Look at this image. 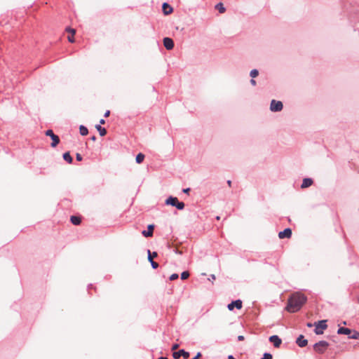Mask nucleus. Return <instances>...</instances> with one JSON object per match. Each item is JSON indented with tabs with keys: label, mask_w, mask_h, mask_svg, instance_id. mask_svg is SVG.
Returning a JSON list of instances; mask_svg holds the SVG:
<instances>
[{
	"label": "nucleus",
	"mask_w": 359,
	"mask_h": 359,
	"mask_svg": "<svg viewBox=\"0 0 359 359\" xmlns=\"http://www.w3.org/2000/svg\"><path fill=\"white\" fill-rule=\"evenodd\" d=\"M201 356V353H198L197 355L192 359H199V358Z\"/></svg>",
	"instance_id": "obj_34"
},
{
	"label": "nucleus",
	"mask_w": 359,
	"mask_h": 359,
	"mask_svg": "<svg viewBox=\"0 0 359 359\" xmlns=\"http://www.w3.org/2000/svg\"><path fill=\"white\" fill-rule=\"evenodd\" d=\"M158 359H168V358H166V357H160V358H158Z\"/></svg>",
	"instance_id": "obj_43"
},
{
	"label": "nucleus",
	"mask_w": 359,
	"mask_h": 359,
	"mask_svg": "<svg viewBox=\"0 0 359 359\" xmlns=\"http://www.w3.org/2000/svg\"><path fill=\"white\" fill-rule=\"evenodd\" d=\"M291 236H292V230L290 228H287L285 230H283V231H280L278 233V237L280 239H283L285 238H290L291 237Z\"/></svg>",
	"instance_id": "obj_7"
},
{
	"label": "nucleus",
	"mask_w": 359,
	"mask_h": 359,
	"mask_svg": "<svg viewBox=\"0 0 359 359\" xmlns=\"http://www.w3.org/2000/svg\"><path fill=\"white\" fill-rule=\"evenodd\" d=\"M307 325H308L309 327H311V326H312V325H311V323H308V324H307Z\"/></svg>",
	"instance_id": "obj_44"
},
{
	"label": "nucleus",
	"mask_w": 359,
	"mask_h": 359,
	"mask_svg": "<svg viewBox=\"0 0 359 359\" xmlns=\"http://www.w3.org/2000/svg\"><path fill=\"white\" fill-rule=\"evenodd\" d=\"M109 115H110V111H109V110H107V111L104 113V117H108Z\"/></svg>",
	"instance_id": "obj_35"
},
{
	"label": "nucleus",
	"mask_w": 359,
	"mask_h": 359,
	"mask_svg": "<svg viewBox=\"0 0 359 359\" xmlns=\"http://www.w3.org/2000/svg\"><path fill=\"white\" fill-rule=\"evenodd\" d=\"M79 132H80V134L83 136L87 135L88 133V128L86 127H85L84 126H80Z\"/></svg>",
	"instance_id": "obj_21"
},
{
	"label": "nucleus",
	"mask_w": 359,
	"mask_h": 359,
	"mask_svg": "<svg viewBox=\"0 0 359 359\" xmlns=\"http://www.w3.org/2000/svg\"><path fill=\"white\" fill-rule=\"evenodd\" d=\"M308 341L304 339L303 335H300L297 339V344L300 347H304L307 345Z\"/></svg>",
	"instance_id": "obj_12"
},
{
	"label": "nucleus",
	"mask_w": 359,
	"mask_h": 359,
	"mask_svg": "<svg viewBox=\"0 0 359 359\" xmlns=\"http://www.w3.org/2000/svg\"><path fill=\"white\" fill-rule=\"evenodd\" d=\"M172 356L175 359H179L181 356H183L184 358H188L189 357V353L182 349L177 352H174Z\"/></svg>",
	"instance_id": "obj_8"
},
{
	"label": "nucleus",
	"mask_w": 359,
	"mask_h": 359,
	"mask_svg": "<svg viewBox=\"0 0 359 359\" xmlns=\"http://www.w3.org/2000/svg\"><path fill=\"white\" fill-rule=\"evenodd\" d=\"M238 339L239 341H243V340H244V337L242 336V335H240V336L238 337Z\"/></svg>",
	"instance_id": "obj_37"
},
{
	"label": "nucleus",
	"mask_w": 359,
	"mask_h": 359,
	"mask_svg": "<svg viewBox=\"0 0 359 359\" xmlns=\"http://www.w3.org/2000/svg\"><path fill=\"white\" fill-rule=\"evenodd\" d=\"M350 338L352 339H359V333L357 332H355L352 336L350 337Z\"/></svg>",
	"instance_id": "obj_30"
},
{
	"label": "nucleus",
	"mask_w": 359,
	"mask_h": 359,
	"mask_svg": "<svg viewBox=\"0 0 359 359\" xmlns=\"http://www.w3.org/2000/svg\"><path fill=\"white\" fill-rule=\"evenodd\" d=\"M147 231H143L142 232V235L145 237H151L153 236L154 225L149 224L147 227Z\"/></svg>",
	"instance_id": "obj_11"
},
{
	"label": "nucleus",
	"mask_w": 359,
	"mask_h": 359,
	"mask_svg": "<svg viewBox=\"0 0 359 359\" xmlns=\"http://www.w3.org/2000/svg\"><path fill=\"white\" fill-rule=\"evenodd\" d=\"M178 278V274L177 273H173L170 276V280H175Z\"/></svg>",
	"instance_id": "obj_29"
},
{
	"label": "nucleus",
	"mask_w": 359,
	"mask_h": 359,
	"mask_svg": "<svg viewBox=\"0 0 359 359\" xmlns=\"http://www.w3.org/2000/svg\"><path fill=\"white\" fill-rule=\"evenodd\" d=\"M189 191H190V189L189 188H187V189H183V192L184 193L188 194Z\"/></svg>",
	"instance_id": "obj_36"
},
{
	"label": "nucleus",
	"mask_w": 359,
	"mask_h": 359,
	"mask_svg": "<svg viewBox=\"0 0 359 359\" xmlns=\"http://www.w3.org/2000/svg\"><path fill=\"white\" fill-rule=\"evenodd\" d=\"M63 158L65 161H67L69 163H71L73 161L72 157L71 156L69 152H66L63 154Z\"/></svg>",
	"instance_id": "obj_20"
},
{
	"label": "nucleus",
	"mask_w": 359,
	"mask_h": 359,
	"mask_svg": "<svg viewBox=\"0 0 359 359\" xmlns=\"http://www.w3.org/2000/svg\"><path fill=\"white\" fill-rule=\"evenodd\" d=\"M158 256L157 252H154L152 254L150 250H148V259L149 262L154 261L153 259Z\"/></svg>",
	"instance_id": "obj_24"
},
{
	"label": "nucleus",
	"mask_w": 359,
	"mask_h": 359,
	"mask_svg": "<svg viewBox=\"0 0 359 359\" xmlns=\"http://www.w3.org/2000/svg\"><path fill=\"white\" fill-rule=\"evenodd\" d=\"M351 332V330L346 327H340L337 331V333L340 334H349Z\"/></svg>",
	"instance_id": "obj_18"
},
{
	"label": "nucleus",
	"mask_w": 359,
	"mask_h": 359,
	"mask_svg": "<svg viewBox=\"0 0 359 359\" xmlns=\"http://www.w3.org/2000/svg\"><path fill=\"white\" fill-rule=\"evenodd\" d=\"M150 262L154 269H157L158 267V264L157 262H156L154 261H151Z\"/></svg>",
	"instance_id": "obj_31"
},
{
	"label": "nucleus",
	"mask_w": 359,
	"mask_h": 359,
	"mask_svg": "<svg viewBox=\"0 0 359 359\" xmlns=\"http://www.w3.org/2000/svg\"><path fill=\"white\" fill-rule=\"evenodd\" d=\"M178 347H179V344H175L172 345V351L177 350L178 348Z\"/></svg>",
	"instance_id": "obj_33"
},
{
	"label": "nucleus",
	"mask_w": 359,
	"mask_h": 359,
	"mask_svg": "<svg viewBox=\"0 0 359 359\" xmlns=\"http://www.w3.org/2000/svg\"><path fill=\"white\" fill-rule=\"evenodd\" d=\"M70 221L74 225H79L81 222V219L78 216H72L70 217Z\"/></svg>",
	"instance_id": "obj_17"
},
{
	"label": "nucleus",
	"mask_w": 359,
	"mask_h": 359,
	"mask_svg": "<svg viewBox=\"0 0 359 359\" xmlns=\"http://www.w3.org/2000/svg\"><path fill=\"white\" fill-rule=\"evenodd\" d=\"M250 76L252 77V78H255L256 76H258L259 74V72L257 69H252L251 72H250Z\"/></svg>",
	"instance_id": "obj_27"
},
{
	"label": "nucleus",
	"mask_w": 359,
	"mask_h": 359,
	"mask_svg": "<svg viewBox=\"0 0 359 359\" xmlns=\"http://www.w3.org/2000/svg\"><path fill=\"white\" fill-rule=\"evenodd\" d=\"M283 105L280 101L272 100L270 104V109L272 111H280L283 109Z\"/></svg>",
	"instance_id": "obj_5"
},
{
	"label": "nucleus",
	"mask_w": 359,
	"mask_h": 359,
	"mask_svg": "<svg viewBox=\"0 0 359 359\" xmlns=\"http://www.w3.org/2000/svg\"><path fill=\"white\" fill-rule=\"evenodd\" d=\"M100 124H104L105 123V121L104 119H101L100 121Z\"/></svg>",
	"instance_id": "obj_39"
},
{
	"label": "nucleus",
	"mask_w": 359,
	"mask_h": 359,
	"mask_svg": "<svg viewBox=\"0 0 359 359\" xmlns=\"http://www.w3.org/2000/svg\"><path fill=\"white\" fill-rule=\"evenodd\" d=\"M91 140H92L93 141H95V140H96L95 136H93V137H91Z\"/></svg>",
	"instance_id": "obj_42"
},
{
	"label": "nucleus",
	"mask_w": 359,
	"mask_h": 359,
	"mask_svg": "<svg viewBox=\"0 0 359 359\" xmlns=\"http://www.w3.org/2000/svg\"><path fill=\"white\" fill-rule=\"evenodd\" d=\"M272 355L271 353H265L261 359H272Z\"/></svg>",
	"instance_id": "obj_28"
},
{
	"label": "nucleus",
	"mask_w": 359,
	"mask_h": 359,
	"mask_svg": "<svg viewBox=\"0 0 359 359\" xmlns=\"http://www.w3.org/2000/svg\"><path fill=\"white\" fill-rule=\"evenodd\" d=\"M162 8L165 15L170 14L172 12V8L167 3H164Z\"/></svg>",
	"instance_id": "obj_14"
},
{
	"label": "nucleus",
	"mask_w": 359,
	"mask_h": 359,
	"mask_svg": "<svg viewBox=\"0 0 359 359\" xmlns=\"http://www.w3.org/2000/svg\"><path fill=\"white\" fill-rule=\"evenodd\" d=\"M76 160L81 161L82 160V156L80 154H76Z\"/></svg>",
	"instance_id": "obj_32"
},
{
	"label": "nucleus",
	"mask_w": 359,
	"mask_h": 359,
	"mask_svg": "<svg viewBox=\"0 0 359 359\" xmlns=\"http://www.w3.org/2000/svg\"><path fill=\"white\" fill-rule=\"evenodd\" d=\"M96 129L99 131L101 136H104L107 134V130L104 128H102L100 125L95 126Z\"/></svg>",
	"instance_id": "obj_19"
},
{
	"label": "nucleus",
	"mask_w": 359,
	"mask_h": 359,
	"mask_svg": "<svg viewBox=\"0 0 359 359\" xmlns=\"http://www.w3.org/2000/svg\"><path fill=\"white\" fill-rule=\"evenodd\" d=\"M215 8L217 9L220 13H224L226 11L225 8L224 7L222 3L217 4L215 6Z\"/></svg>",
	"instance_id": "obj_22"
},
{
	"label": "nucleus",
	"mask_w": 359,
	"mask_h": 359,
	"mask_svg": "<svg viewBox=\"0 0 359 359\" xmlns=\"http://www.w3.org/2000/svg\"><path fill=\"white\" fill-rule=\"evenodd\" d=\"M228 359H235L233 355H229Z\"/></svg>",
	"instance_id": "obj_41"
},
{
	"label": "nucleus",
	"mask_w": 359,
	"mask_h": 359,
	"mask_svg": "<svg viewBox=\"0 0 359 359\" xmlns=\"http://www.w3.org/2000/svg\"><path fill=\"white\" fill-rule=\"evenodd\" d=\"M66 31L71 34V35L68 36L67 39L68 41L71 43H73L74 41V36L76 34V30L74 29H72L70 27H67L66 29Z\"/></svg>",
	"instance_id": "obj_13"
},
{
	"label": "nucleus",
	"mask_w": 359,
	"mask_h": 359,
	"mask_svg": "<svg viewBox=\"0 0 359 359\" xmlns=\"http://www.w3.org/2000/svg\"><path fill=\"white\" fill-rule=\"evenodd\" d=\"M250 83H251L253 86H255V85H256V81H255L254 79H251Z\"/></svg>",
	"instance_id": "obj_38"
},
{
	"label": "nucleus",
	"mask_w": 359,
	"mask_h": 359,
	"mask_svg": "<svg viewBox=\"0 0 359 359\" xmlns=\"http://www.w3.org/2000/svg\"><path fill=\"white\" fill-rule=\"evenodd\" d=\"M243 302L241 300L238 299L236 301L232 302L229 304H228V309L229 311H233L234 308H236L238 309H241L242 308Z\"/></svg>",
	"instance_id": "obj_6"
},
{
	"label": "nucleus",
	"mask_w": 359,
	"mask_h": 359,
	"mask_svg": "<svg viewBox=\"0 0 359 359\" xmlns=\"http://www.w3.org/2000/svg\"><path fill=\"white\" fill-rule=\"evenodd\" d=\"M306 300L307 298L304 294L299 292H294L288 299L285 309L290 313H295L300 310Z\"/></svg>",
	"instance_id": "obj_1"
},
{
	"label": "nucleus",
	"mask_w": 359,
	"mask_h": 359,
	"mask_svg": "<svg viewBox=\"0 0 359 359\" xmlns=\"http://www.w3.org/2000/svg\"><path fill=\"white\" fill-rule=\"evenodd\" d=\"M178 210H182L184 208V203L183 202H179L176 203L175 206Z\"/></svg>",
	"instance_id": "obj_26"
},
{
	"label": "nucleus",
	"mask_w": 359,
	"mask_h": 359,
	"mask_svg": "<svg viewBox=\"0 0 359 359\" xmlns=\"http://www.w3.org/2000/svg\"><path fill=\"white\" fill-rule=\"evenodd\" d=\"M178 199L176 197L170 196L166 201L165 204L176 206Z\"/></svg>",
	"instance_id": "obj_15"
},
{
	"label": "nucleus",
	"mask_w": 359,
	"mask_h": 359,
	"mask_svg": "<svg viewBox=\"0 0 359 359\" xmlns=\"http://www.w3.org/2000/svg\"><path fill=\"white\" fill-rule=\"evenodd\" d=\"M144 159V155L142 153H140L136 156V162L137 163H141Z\"/></svg>",
	"instance_id": "obj_23"
},
{
	"label": "nucleus",
	"mask_w": 359,
	"mask_h": 359,
	"mask_svg": "<svg viewBox=\"0 0 359 359\" xmlns=\"http://www.w3.org/2000/svg\"><path fill=\"white\" fill-rule=\"evenodd\" d=\"M163 45L167 50H171L174 47V42L172 39L165 37L163 39Z\"/></svg>",
	"instance_id": "obj_9"
},
{
	"label": "nucleus",
	"mask_w": 359,
	"mask_h": 359,
	"mask_svg": "<svg viewBox=\"0 0 359 359\" xmlns=\"http://www.w3.org/2000/svg\"><path fill=\"white\" fill-rule=\"evenodd\" d=\"M315 332L316 334H322L323 333V330H325L327 327L326 324V320H320L315 324Z\"/></svg>",
	"instance_id": "obj_4"
},
{
	"label": "nucleus",
	"mask_w": 359,
	"mask_h": 359,
	"mask_svg": "<svg viewBox=\"0 0 359 359\" xmlns=\"http://www.w3.org/2000/svg\"><path fill=\"white\" fill-rule=\"evenodd\" d=\"M227 184H228L229 187H231V180H228L227 181Z\"/></svg>",
	"instance_id": "obj_40"
},
{
	"label": "nucleus",
	"mask_w": 359,
	"mask_h": 359,
	"mask_svg": "<svg viewBox=\"0 0 359 359\" xmlns=\"http://www.w3.org/2000/svg\"><path fill=\"white\" fill-rule=\"evenodd\" d=\"M313 184V180L310 178L304 179L301 187L302 189L307 188Z\"/></svg>",
	"instance_id": "obj_16"
},
{
	"label": "nucleus",
	"mask_w": 359,
	"mask_h": 359,
	"mask_svg": "<svg viewBox=\"0 0 359 359\" xmlns=\"http://www.w3.org/2000/svg\"><path fill=\"white\" fill-rule=\"evenodd\" d=\"M189 277V271H184L181 273V279L186 280Z\"/></svg>",
	"instance_id": "obj_25"
},
{
	"label": "nucleus",
	"mask_w": 359,
	"mask_h": 359,
	"mask_svg": "<svg viewBox=\"0 0 359 359\" xmlns=\"http://www.w3.org/2000/svg\"><path fill=\"white\" fill-rule=\"evenodd\" d=\"M269 341L273 343V346L276 348L280 347L282 340L277 336V335H273L269 337Z\"/></svg>",
	"instance_id": "obj_10"
},
{
	"label": "nucleus",
	"mask_w": 359,
	"mask_h": 359,
	"mask_svg": "<svg viewBox=\"0 0 359 359\" xmlns=\"http://www.w3.org/2000/svg\"><path fill=\"white\" fill-rule=\"evenodd\" d=\"M46 135L50 137L52 142L50 144L52 147H55L60 142V138L57 135H55L52 130H48L45 133Z\"/></svg>",
	"instance_id": "obj_3"
},
{
	"label": "nucleus",
	"mask_w": 359,
	"mask_h": 359,
	"mask_svg": "<svg viewBox=\"0 0 359 359\" xmlns=\"http://www.w3.org/2000/svg\"><path fill=\"white\" fill-rule=\"evenodd\" d=\"M329 344L325 341H320L313 346V349L318 353H323L327 348Z\"/></svg>",
	"instance_id": "obj_2"
}]
</instances>
